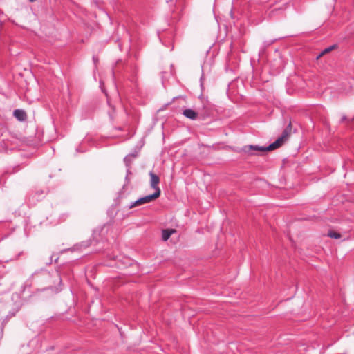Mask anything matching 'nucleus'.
Returning a JSON list of instances; mask_svg holds the SVG:
<instances>
[{"label":"nucleus","instance_id":"f257e3e1","mask_svg":"<svg viewBox=\"0 0 354 354\" xmlns=\"http://www.w3.org/2000/svg\"><path fill=\"white\" fill-rule=\"evenodd\" d=\"M286 140H287V138L281 135L274 142L268 147H260L258 145H251L243 147L242 151L249 156L257 155L259 152L272 151L280 147Z\"/></svg>","mask_w":354,"mask_h":354},{"label":"nucleus","instance_id":"39448f33","mask_svg":"<svg viewBox=\"0 0 354 354\" xmlns=\"http://www.w3.org/2000/svg\"><path fill=\"white\" fill-rule=\"evenodd\" d=\"M13 115L19 121H24L27 118L26 113L21 109L15 110Z\"/></svg>","mask_w":354,"mask_h":354},{"label":"nucleus","instance_id":"0eeeda50","mask_svg":"<svg viewBox=\"0 0 354 354\" xmlns=\"http://www.w3.org/2000/svg\"><path fill=\"white\" fill-rule=\"evenodd\" d=\"M176 232V230L174 229H167L163 230L162 232V238L163 241H167L171 236V235Z\"/></svg>","mask_w":354,"mask_h":354},{"label":"nucleus","instance_id":"6e6552de","mask_svg":"<svg viewBox=\"0 0 354 354\" xmlns=\"http://www.w3.org/2000/svg\"><path fill=\"white\" fill-rule=\"evenodd\" d=\"M291 130H292V125H291V123L290 122L288 124V125L287 126V127L284 129V131H283L281 135L288 139V136L291 133Z\"/></svg>","mask_w":354,"mask_h":354},{"label":"nucleus","instance_id":"9b49d317","mask_svg":"<svg viewBox=\"0 0 354 354\" xmlns=\"http://www.w3.org/2000/svg\"><path fill=\"white\" fill-rule=\"evenodd\" d=\"M328 236L334 239H339L341 237L340 234L335 232H329L328 234Z\"/></svg>","mask_w":354,"mask_h":354},{"label":"nucleus","instance_id":"7ed1b4c3","mask_svg":"<svg viewBox=\"0 0 354 354\" xmlns=\"http://www.w3.org/2000/svg\"><path fill=\"white\" fill-rule=\"evenodd\" d=\"M159 196H160V191L159 192L158 191L157 192H154L153 194L145 196L144 197H142V198L136 200V201L131 203L129 207V209H132L135 207H137V206L145 204V203H149L151 201L158 198Z\"/></svg>","mask_w":354,"mask_h":354},{"label":"nucleus","instance_id":"f03ea898","mask_svg":"<svg viewBox=\"0 0 354 354\" xmlns=\"http://www.w3.org/2000/svg\"><path fill=\"white\" fill-rule=\"evenodd\" d=\"M286 140H287V138L281 135L274 142L268 147H260L258 145H251L243 147L242 151L249 156L257 155L259 152L272 151L280 147Z\"/></svg>","mask_w":354,"mask_h":354},{"label":"nucleus","instance_id":"423d86ee","mask_svg":"<svg viewBox=\"0 0 354 354\" xmlns=\"http://www.w3.org/2000/svg\"><path fill=\"white\" fill-rule=\"evenodd\" d=\"M183 114L185 117L191 120H196L198 115L197 113L191 109H185Z\"/></svg>","mask_w":354,"mask_h":354},{"label":"nucleus","instance_id":"9d476101","mask_svg":"<svg viewBox=\"0 0 354 354\" xmlns=\"http://www.w3.org/2000/svg\"><path fill=\"white\" fill-rule=\"evenodd\" d=\"M336 47L335 45H333V46H330L326 48H325L322 52V53L317 57V58L320 57L321 56H322L323 55L327 53H329L330 51H331L332 50H333Z\"/></svg>","mask_w":354,"mask_h":354},{"label":"nucleus","instance_id":"4468645a","mask_svg":"<svg viewBox=\"0 0 354 354\" xmlns=\"http://www.w3.org/2000/svg\"><path fill=\"white\" fill-rule=\"evenodd\" d=\"M127 159H128V157H125L124 158V161L127 162Z\"/></svg>","mask_w":354,"mask_h":354},{"label":"nucleus","instance_id":"1a4fd4ad","mask_svg":"<svg viewBox=\"0 0 354 354\" xmlns=\"http://www.w3.org/2000/svg\"><path fill=\"white\" fill-rule=\"evenodd\" d=\"M19 310V308L15 310H12V311H10L9 312L8 315L6 316V317L5 318V319L3 320V323L5 324L6 322H7L8 321V319L12 317H14L17 312Z\"/></svg>","mask_w":354,"mask_h":354},{"label":"nucleus","instance_id":"20e7f679","mask_svg":"<svg viewBox=\"0 0 354 354\" xmlns=\"http://www.w3.org/2000/svg\"><path fill=\"white\" fill-rule=\"evenodd\" d=\"M149 176H150V185H151V188L155 190V192L160 191V194L161 190H160V187H158V184L160 183L159 177L156 174H155L153 171L149 172Z\"/></svg>","mask_w":354,"mask_h":354},{"label":"nucleus","instance_id":"ddd939ff","mask_svg":"<svg viewBox=\"0 0 354 354\" xmlns=\"http://www.w3.org/2000/svg\"><path fill=\"white\" fill-rule=\"evenodd\" d=\"M346 119V116L344 115L342 118V121H344Z\"/></svg>","mask_w":354,"mask_h":354},{"label":"nucleus","instance_id":"f8f14e48","mask_svg":"<svg viewBox=\"0 0 354 354\" xmlns=\"http://www.w3.org/2000/svg\"><path fill=\"white\" fill-rule=\"evenodd\" d=\"M274 40L271 41H266V42H264V45L265 46H270V45H271L274 42Z\"/></svg>","mask_w":354,"mask_h":354}]
</instances>
